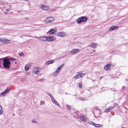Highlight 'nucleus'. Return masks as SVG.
Wrapping results in <instances>:
<instances>
[{
    "label": "nucleus",
    "instance_id": "nucleus-26",
    "mask_svg": "<svg viewBox=\"0 0 128 128\" xmlns=\"http://www.w3.org/2000/svg\"><path fill=\"white\" fill-rule=\"evenodd\" d=\"M58 74V73L55 72L53 73L52 75L53 76H55L57 75Z\"/></svg>",
    "mask_w": 128,
    "mask_h": 128
},
{
    "label": "nucleus",
    "instance_id": "nucleus-27",
    "mask_svg": "<svg viewBox=\"0 0 128 128\" xmlns=\"http://www.w3.org/2000/svg\"><path fill=\"white\" fill-rule=\"evenodd\" d=\"M95 127H99L100 126V125L99 124H94V125H93Z\"/></svg>",
    "mask_w": 128,
    "mask_h": 128
},
{
    "label": "nucleus",
    "instance_id": "nucleus-11",
    "mask_svg": "<svg viewBox=\"0 0 128 128\" xmlns=\"http://www.w3.org/2000/svg\"><path fill=\"white\" fill-rule=\"evenodd\" d=\"M39 40L44 41H47V36L40 37L39 38Z\"/></svg>",
    "mask_w": 128,
    "mask_h": 128
},
{
    "label": "nucleus",
    "instance_id": "nucleus-23",
    "mask_svg": "<svg viewBox=\"0 0 128 128\" xmlns=\"http://www.w3.org/2000/svg\"><path fill=\"white\" fill-rule=\"evenodd\" d=\"M78 74V75H79V77H82L83 76H84L85 74V73H79V74Z\"/></svg>",
    "mask_w": 128,
    "mask_h": 128
},
{
    "label": "nucleus",
    "instance_id": "nucleus-10",
    "mask_svg": "<svg viewBox=\"0 0 128 128\" xmlns=\"http://www.w3.org/2000/svg\"><path fill=\"white\" fill-rule=\"evenodd\" d=\"M31 64V63H29L26 65L24 68L26 71H28L30 68Z\"/></svg>",
    "mask_w": 128,
    "mask_h": 128
},
{
    "label": "nucleus",
    "instance_id": "nucleus-21",
    "mask_svg": "<svg viewBox=\"0 0 128 128\" xmlns=\"http://www.w3.org/2000/svg\"><path fill=\"white\" fill-rule=\"evenodd\" d=\"M97 45V44L96 43L93 44L92 46V47L93 48H96Z\"/></svg>",
    "mask_w": 128,
    "mask_h": 128
},
{
    "label": "nucleus",
    "instance_id": "nucleus-40",
    "mask_svg": "<svg viewBox=\"0 0 128 128\" xmlns=\"http://www.w3.org/2000/svg\"><path fill=\"white\" fill-rule=\"evenodd\" d=\"M15 64H16V63H17V62H15Z\"/></svg>",
    "mask_w": 128,
    "mask_h": 128
},
{
    "label": "nucleus",
    "instance_id": "nucleus-34",
    "mask_svg": "<svg viewBox=\"0 0 128 128\" xmlns=\"http://www.w3.org/2000/svg\"><path fill=\"white\" fill-rule=\"evenodd\" d=\"M10 10V8H8L6 10V11L7 12H9Z\"/></svg>",
    "mask_w": 128,
    "mask_h": 128
},
{
    "label": "nucleus",
    "instance_id": "nucleus-36",
    "mask_svg": "<svg viewBox=\"0 0 128 128\" xmlns=\"http://www.w3.org/2000/svg\"><path fill=\"white\" fill-rule=\"evenodd\" d=\"M25 19L26 20H29V18L28 17H26L25 18Z\"/></svg>",
    "mask_w": 128,
    "mask_h": 128
},
{
    "label": "nucleus",
    "instance_id": "nucleus-22",
    "mask_svg": "<svg viewBox=\"0 0 128 128\" xmlns=\"http://www.w3.org/2000/svg\"><path fill=\"white\" fill-rule=\"evenodd\" d=\"M64 66V64H62L59 67H58L57 68L60 71L61 69Z\"/></svg>",
    "mask_w": 128,
    "mask_h": 128
},
{
    "label": "nucleus",
    "instance_id": "nucleus-31",
    "mask_svg": "<svg viewBox=\"0 0 128 128\" xmlns=\"http://www.w3.org/2000/svg\"><path fill=\"white\" fill-rule=\"evenodd\" d=\"M60 71L57 68L55 71V72H57L58 74V73L60 72Z\"/></svg>",
    "mask_w": 128,
    "mask_h": 128
},
{
    "label": "nucleus",
    "instance_id": "nucleus-39",
    "mask_svg": "<svg viewBox=\"0 0 128 128\" xmlns=\"http://www.w3.org/2000/svg\"><path fill=\"white\" fill-rule=\"evenodd\" d=\"M95 50H93V52H95Z\"/></svg>",
    "mask_w": 128,
    "mask_h": 128
},
{
    "label": "nucleus",
    "instance_id": "nucleus-4",
    "mask_svg": "<svg viewBox=\"0 0 128 128\" xmlns=\"http://www.w3.org/2000/svg\"><path fill=\"white\" fill-rule=\"evenodd\" d=\"M10 89H8V88L7 87L6 89L3 92H2L0 95V96H2L6 95L7 93H8L10 91Z\"/></svg>",
    "mask_w": 128,
    "mask_h": 128
},
{
    "label": "nucleus",
    "instance_id": "nucleus-16",
    "mask_svg": "<svg viewBox=\"0 0 128 128\" xmlns=\"http://www.w3.org/2000/svg\"><path fill=\"white\" fill-rule=\"evenodd\" d=\"M54 62V60H50L46 62L45 64L46 65H49L50 64H52Z\"/></svg>",
    "mask_w": 128,
    "mask_h": 128
},
{
    "label": "nucleus",
    "instance_id": "nucleus-28",
    "mask_svg": "<svg viewBox=\"0 0 128 128\" xmlns=\"http://www.w3.org/2000/svg\"><path fill=\"white\" fill-rule=\"evenodd\" d=\"M88 123L90 124H92L93 125H94V124H96L95 123L92 122H89Z\"/></svg>",
    "mask_w": 128,
    "mask_h": 128
},
{
    "label": "nucleus",
    "instance_id": "nucleus-12",
    "mask_svg": "<svg viewBox=\"0 0 128 128\" xmlns=\"http://www.w3.org/2000/svg\"><path fill=\"white\" fill-rule=\"evenodd\" d=\"M118 28V26H113L110 27L109 29V30L110 31H111L112 30H114L117 29Z\"/></svg>",
    "mask_w": 128,
    "mask_h": 128
},
{
    "label": "nucleus",
    "instance_id": "nucleus-15",
    "mask_svg": "<svg viewBox=\"0 0 128 128\" xmlns=\"http://www.w3.org/2000/svg\"><path fill=\"white\" fill-rule=\"evenodd\" d=\"M113 107L111 106L110 107L108 108L105 110V112H108L111 111L113 108Z\"/></svg>",
    "mask_w": 128,
    "mask_h": 128
},
{
    "label": "nucleus",
    "instance_id": "nucleus-9",
    "mask_svg": "<svg viewBox=\"0 0 128 128\" xmlns=\"http://www.w3.org/2000/svg\"><path fill=\"white\" fill-rule=\"evenodd\" d=\"M40 7L42 8V9L44 10H47L49 9V7L48 6H44L43 5H41L40 6Z\"/></svg>",
    "mask_w": 128,
    "mask_h": 128
},
{
    "label": "nucleus",
    "instance_id": "nucleus-1",
    "mask_svg": "<svg viewBox=\"0 0 128 128\" xmlns=\"http://www.w3.org/2000/svg\"><path fill=\"white\" fill-rule=\"evenodd\" d=\"M11 64L10 62L9 61L8 58H5L3 60L2 65L5 68L8 69L10 67Z\"/></svg>",
    "mask_w": 128,
    "mask_h": 128
},
{
    "label": "nucleus",
    "instance_id": "nucleus-25",
    "mask_svg": "<svg viewBox=\"0 0 128 128\" xmlns=\"http://www.w3.org/2000/svg\"><path fill=\"white\" fill-rule=\"evenodd\" d=\"M79 76L78 74L76 75L74 77V78H79Z\"/></svg>",
    "mask_w": 128,
    "mask_h": 128
},
{
    "label": "nucleus",
    "instance_id": "nucleus-20",
    "mask_svg": "<svg viewBox=\"0 0 128 128\" xmlns=\"http://www.w3.org/2000/svg\"><path fill=\"white\" fill-rule=\"evenodd\" d=\"M8 59L9 61H10V62L11 61H15L16 60L15 58H8Z\"/></svg>",
    "mask_w": 128,
    "mask_h": 128
},
{
    "label": "nucleus",
    "instance_id": "nucleus-41",
    "mask_svg": "<svg viewBox=\"0 0 128 128\" xmlns=\"http://www.w3.org/2000/svg\"><path fill=\"white\" fill-rule=\"evenodd\" d=\"M18 12H20V11H19Z\"/></svg>",
    "mask_w": 128,
    "mask_h": 128
},
{
    "label": "nucleus",
    "instance_id": "nucleus-18",
    "mask_svg": "<svg viewBox=\"0 0 128 128\" xmlns=\"http://www.w3.org/2000/svg\"><path fill=\"white\" fill-rule=\"evenodd\" d=\"M50 34H54L56 32V31L54 29L52 28L49 31Z\"/></svg>",
    "mask_w": 128,
    "mask_h": 128
},
{
    "label": "nucleus",
    "instance_id": "nucleus-7",
    "mask_svg": "<svg viewBox=\"0 0 128 128\" xmlns=\"http://www.w3.org/2000/svg\"><path fill=\"white\" fill-rule=\"evenodd\" d=\"M0 41L2 42L4 44L8 43L10 41L9 40L3 38H0Z\"/></svg>",
    "mask_w": 128,
    "mask_h": 128
},
{
    "label": "nucleus",
    "instance_id": "nucleus-33",
    "mask_svg": "<svg viewBox=\"0 0 128 128\" xmlns=\"http://www.w3.org/2000/svg\"><path fill=\"white\" fill-rule=\"evenodd\" d=\"M19 55L20 56H23L24 54L23 52H21L20 54H19Z\"/></svg>",
    "mask_w": 128,
    "mask_h": 128
},
{
    "label": "nucleus",
    "instance_id": "nucleus-29",
    "mask_svg": "<svg viewBox=\"0 0 128 128\" xmlns=\"http://www.w3.org/2000/svg\"><path fill=\"white\" fill-rule=\"evenodd\" d=\"M78 86L80 88H82V84L81 83H79V84H78Z\"/></svg>",
    "mask_w": 128,
    "mask_h": 128
},
{
    "label": "nucleus",
    "instance_id": "nucleus-17",
    "mask_svg": "<svg viewBox=\"0 0 128 128\" xmlns=\"http://www.w3.org/2000/svg\"><path fill=\"white\" fill-rule=\"evenodd\" d=\"M80 120L83 122H85L87 119V118L85 116H82L80 117Z\"/></svg>",
    "mask_w": 128,
    "mask_h": 128
},
{
    "label": "nucleus",
    "instance_id": "nucleus-19",
    "mask_svg": "<svg viewBox=\"0 0 128 128\" xmlns=\"http://www.w3.org/2000/svg\"><path fill=\"white\" fill-rule=\"evenodd\" d=\"M63 33L62 32H59L58 34V36L63 37L64 36V35H63Z\"/></svg>",
    "mask_w": 128,
    "mask_h": 128
},
{
    "label": "nucleus",
    "instance_id": "nucleus-13",
    "mask_svg": "<svg viewBox=\"0 0 128 128\" xmlns=\"http://www.w3.org/2000/svg\"><path fill=\"white\" fill-rule=\"evenodd\" d=\"M52 102L54 104L58 106H60V104L57 102L55 100L54 98L51 100Z\"/></svg>",
    "mask_w": 128,
    "mask_h": 128
},
{
    "label": "nucleus",
    "instance_id": "nucleus-37",
    "mask_svg": "<svg viewBox=\"0 0 128 128\" xmlns=\"http://www.w3.org/2000/svg\"><path fill=\"white\" fill-rule=\"evenodd\" d=\"M4 14H8V13L7 12H5L4 13Z\"/></svg>",
    "mask_w": 128,
    "mask_h": 128
},
{
    "label": "nucleus",
    "instance_id": "nucleus-38",
    "mask_svg": "<svg viewBox=\"0 0 128 128\" xmlns=\"http://www.w3.org/2000/svg\"><path fill=\"white\" fill-rule=\"evenodd\" d=\"M91 46V45H88V46Z\"/></svg>",
    "mask_w": 128,
    "mask_h": 128
},
{
    "label": "nucleus",
    "instance_id": "nucleus-2",
    "mask_svg": "<svg viewBox=\"0 0 128 128\" xmlns=\"http://www.w3.org/2000/svg\"><path fill=\"white\" fill-rule=\"evenodd\" d=\"M88 19L87 18L86 16H83L78 18L77 20V22L78 24L81 23L82 21L86 22Z\"/></svg>",
    "mask_w": 128,
    "mask_h": 128
},
{
    "label": "nucleus",
    "instance_id": "nucleus-32",
    "mask_svg": "<svg viewBox=\"0 0 128 128\" xmlns=\"http://www.w3.org/2000/svg\"><path fill=\"white\" fill-rule=\"evenodd\" d=\"M66 107H67V108L68 110H70V109H71L70 108L69 106H68V105H66Z\"/></svg>",
    "mask_w": 128,
    "mask_h": 128
},
{
    "label": "nucleus",
    "instance_id": "nucleus-24",
    "mask_svg": "<svg viewBox=\"0 0 128 128\" xmlns=\"http://www.w3.org/2000/svg\"><path fill=\"white\" fill-rule=\"evenodd\" d=\"M2 113V110L1 106L0 105V115H1Z\"/></svg>",
    "mask_w": 128,
    "mask_h": 128
},
{
    "label": "nucleus",
    "instance_id": "nucleus-14",
    "mask_svg": "<svg viewBox=\"0 0 128 128\" xmlns=\"http://www.w3.org/2000/svg\"><path fill=\"white\" fill-rule=\"evenodd\" d=\"M111 65V64H108L106 65L105 66L104 68V69L108 71L110 69V67Z\"/></svg>",
    "mask_w": 128,
    "mask_h": 128
},
{
    "label": "nucleus",
    "instance_id": "nucleus-35",
    "mask_svg": "<svg viewBox=\"0 0 128 128\" xmlns=\"http://www.w3.org/2000/svg\"><path fill=\"white\" fill-rule=\"evenodd\" d=\"M49 96L51 97V100L54 98L51 95H49Z\"/></svg>",
    "mask_w": 128,
    "mask_h": 128
},
{
    "label": "nucleus",
    "instance_id": "nucleus-3",
    "mask_svg": "<svg viewBox=\"0 0 128 128\" xmlns=\"http://www.w3.org/2000/svg\"><path fill=\"white\" fill-rule=\"evenodd\" d=\"M80 50L78 49H73L70 52L72 55H76L80 52Z\"/></svg>",
    "mask_w": 128,
    "mask_h": 128
},
{
    "label": "nucleus",
    "instance_id": "nucleus-8",
    "mask_svg": "<svg viewBox=\"0 0 128 128\" xmlns=\"http://www.w3.org/2000/svg\"><path fill=\"white\" fill-rule=\"evenodd\" d=\"M47 41H51L54 40L56 39V38L54 37L47 36Z\"/></svg>",
    "mask_w": 128,
    "mask_h": 128
},
{
    "label": "nucleus",
    "instance_id": "nucleus-6",
    "mask_svg": "<svg viewBox=\"0 0 128 128\" xmlns=\"http://www.w3.org/2000/svg\"><path fill=\"white\" fill-rule=\"evenodd\" d=\"M40 69L36 68H34L32 72L36 74H38L40 72Z\"/></svg>",
    "mask_w": 128,
    "mask_h": 128
},
{
    "label": "nucleus",
    "instance_id": "nucleus-30",
    "mask_svg": "<svg viewBox=\"0 0 128 128\" xmlns=\"http://www.w3.org/2000/svg\"><path fill=\"white\" fill-rule=\"evenodd\" d=\"M32 123H36V120L35 119H33L32 120Z\"/></svg>",
    "mask_w": 128,
    "mask_h": 128
},
{
    "label": "nucleus",
    "instance_id": "nucleus-5",
    "mask_svg": "<svg viewBox=\"0 0 128 128\" xmlns=\"http://www.w3.org/2000/svg\"><path fill=\"white\" fill-rule=\"evenodd\" d=\"M54 20V18L52 17H49L45 19L44 21L48 23L52 22Z\"/></svg>",
    "mask_w": 128,
    "mask_h": 128
}]
</instances>
